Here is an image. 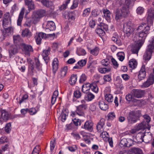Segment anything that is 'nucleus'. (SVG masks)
I'll use <instances>...</instances> for the list:
<instances>
[{"instance_id": "f257e3e1", "label": "nucleus", "mask_w": 154, "mask_h": 154, "mask_svg": "<svg viewBox=\"0 0 154 154\" xmlns=\"http://www.w3.org/2000/svg\"><path fill=\"white\" fill-rule=\"evenodd\" d=\"M137 30H141V31L138 33L139 38V41L132 47L131 49L133 54H138L139 50L143 44L146 37L149 33L150 27L145 23H142L139 26Z\"/></svg>"}, {"instance_id": "f03ea898", "label": "nucleus", "mask_w": 154, "mask_h": 154, "mask_svg": "<svg viewBox=\"0 0 154 154\" xmlns=\"http://www.w3.org/2000/svg\"><path fill=\"white\" fill-rule=\"evenodd\" d=\"M141 116V112L140 110L130 111L127 117L128 122L131 124L136 123L137 120H139Z\"/></svg>"}, {"instance_id": "7ed1b4c3", "label": "nucleus", "mask_w": 154, "mask_h": 154, "mask_svg": "<svg viewBox=\"0 0 154 154\" xmlns=\"http://www.w3.org/2000/svg\"><path fill=\"white\" fill-rule=\"evenodd\" d=\"M125 4L126 6H124L120 9H117L116 11L115 19L117 21L122 18V17H126L129 13V5Z\"/></svg>"}, {"instance_id": "20e7f679", "label": "nucleus", "mask_w": 154, "mask_h": 154, "mask_svg": "<svg viewBox=\"0 0 154 154\" xmlns=\"http://www.w3.org/2000/svg\"><path fill=\"white\" fill-rule=\"evenodd\" d=\"M10 17L9 12L6 13L4 15L3 19V26L4 29L2 31L4 37L9 36L10 34V27H7V26L8 24V20Z\"/></svg>"}, {"instance_id": "39448f33", "label": "nucleus", "mask_w": 154, "mask_h": 154, "mask_svg": "<svg viewBox=\"0 0 154 154\" xmlns=\"http://www.w3.org/2000/svg\"><path fill=\"white\" fill-rule=\"evenodd\" d=\"M47 13L46 11L44 9L38 10L33 13L32 17L33 23L35 24L38 22L41 18L46 16Z\"/></svg>"}, {"instance_id": "423d86ee", "label": "nucleus", "mask_w": 154, "mask_h": 154, "mask_svg": "<svg viewBox=\"0 0 154 154\" xmlns=\"http://www.w3.org/2000/svg\"><path fill=\"white\" fill-rule=\"evenodd\" d=\"M133 26V23L131 21H129L124 24L123 32L128 37L130 36L134 31Z\"/></svg>"}, {"instance_id": "0eeeda50", "label": "nucleus", "mask_w": 154, "mask_h": 154, "mask_svg": "<svg viewBox=\"0 0 154 154\" xmlns=\"http://www.w3.org/2000/svg\"><path fill=\"white\" fill-rule=\"evenodd\" d=\"M154 52V45L152 43L147 46L146 52L143 55V58L146 60H149L151 58L152 53Z\"/></svg>"}, {"instance_id": "6e6552de", "label": "nucleus", "mask_w": 154, "mask_h": 154, "mask_svg": "<svg viewBox=\"0 0 154 154\" xmlns=\"http://www.w3.org/2000/svg\"><path fill=\"white\" fill-rule=\"evenodd\" d=\"M154 82V75L153 74H150L146 81L143 82L141 86L143 88L149 87L152 85Z\"/></svg>"}, {"instance_id": "1a4fd4ad", "label": "nucleus", "mask_w": 154, "mask_h": 154, "mask_svg": "<svg viewBox=\"0 0 154 154\" xmlns=\"http://www.w3.org/2000/svg\"><path fill=\"white\" fill-rule=\"evenodd\" d=\"M100 134V137L103 138L104 140L108 141L110 146L112 147H113V143L112 138H110L108 133L106 131L102 132Z\"/></svg>"}, {"instance_id": "9d476101", "label": "nucleus", "mask_w": 154, "mask_h": 154, "mask_svg": "<svg viewBox=\"0 0 154 154\" xmlns=\"http://www.w3.org/2000/svg\"><path fill=\"white\" fill-rule=\"evenodd\" d=\"M146 76V66L143 65L138 75V80L140 82L144 79Z\"/></svg>"}, {"instance_id": "9b49d317", "label": "nucleus", "mask_w": 154, "mask_h": 154, "mask_svg": "<svg viewBox=\"0 0 154 154\" xmlns=\"http://www.w3.org/2000/svg\"><path fill=\"white\" fill-rule=\"evenodd\" d=\"M21 46L22 50L26 55H29L30 53L33 51V49L30 45L22 43Z\"/></svg>"}, {"instance_id": "f8f14e48", "label": "nucleus", "mask_w": 154, "mask_h": 154, "mask_svg": "<svg viewBox=\"0 0 154 154\" xmlns=\"http://www.w3.org/2000/svg\"><path fill=\"white\" fill-rule=\"evenodd\" d=\"M154 19V10L150 8L148 11L147 21L149 23L152 24Z\"/></svg>"}, {"instance_id": "ddd939ff", "label": "nucleus", "mask_w": 154, "mask_h": 154, "mask_svg": "<svg viewBox=\"0 0 154 154\" xmlns=\"http://www.w3.org/2000/svg\"><path fill=\"white\" fill-rule=\"evenodd\" d=\"M50 51L51 48H47L43 51L42 55L46 64L48 61L49 59L48 55L50 54Z\"/></svg>"}, {"instance_id": "4468645a", "label": "nucleus", "mask_w": 154, "mask_h": 154, "mask_svg": "<svg viewBox=\"0 0 154 154\" xmlns=\"http://www.w3.org/2000/svg\"><path fill=\"white\" fill-rule=\"evenodd\" d=\"M82 128L86 130L91 132L93 130V123L91 120L87 121Z\"/></svg>"}, {"instance_id": "2eb2a0df", "label": "nucleus", "mask_w": 154, "mask_h": 154, "mask_svg": "<svg viewBox=\"0 0 154 154\" xmlns=\"http://www.w3.org/2000/svg\"><path fill=\"white\" fill-rule=\"evenodd\" d=\"M9 115L8 112L5 110H2L0 118V122H6L9 119Z\"/></svg>"}, {"instance_id": "dca6fc26", "label": "nucleus", "mask_w": 154, "mask_h": 154, "mask_svg": "<svg viewBox=\"0 0 154 154\" xmlns=\"http://www.w3.org/2000/svg\"><path fill=\"white\" fill-rule=\"evenodd\" d=\"M133 95L135 97L140 98L143 97L144 94L143 90L138 89H134L132 91Z\"/></svg>"}, {"instance_id": "f3484780", "label": "nucleus", "mask_w": 154, "mask_h": 154, "mask_svg": "<svg viewBox=\"0 0 154 154\" xmlns=\"http://www.w3.org/2000/svg\"><path fill=\"white\" fill-rule=\"evenodd\" d=\"M129 141L133 142L132 140L128 139V140L125 138H124L121 140L119 145L121 147L124 146L129 147L131 146V145L129 143Z\"/></svg>"}, {"instance_id": "a211bd4d", "label": "nucleus", "mask_w": 154, "mask_h": 154, "mask_svg": "<svg viewBox=\"0 0 154 154\" xmlns=\"http://www.w3.org/2000/svg\"><path fill=\"white\" fill-rule=\"evenodd\" d=\"M105 120L104 119H100V121L98 123L97 126V129L98 132H101L103 130V127L105 124Z\"/></svg>"}, {"instance_id": "6ab92c4d", "label": "nucleus", "mask_w": 154, "mask_h": 154, "mask_svg": "<svg viewBox=\"0 0 154 154\" xmlns=\"http://www.w3.org/2000/svg\"><path fill=\"white\" fill-rule=\"evenodd\" d=\"M144 134L143 133H138L136 136L135 140L134 141L138 143H141L144 141Z\"/></svg>"}, {"instance_id": "aec40b11", "label": "nucleus", "mask_w": 154, "mask_h": 154, "mask_svg": "<svg viewBox=\"0 0 154 154\" xmlns=\"http://www.w3.org/2000/svg\"><path fill=\"white\" fill-rule=\"evenodd\" d=\"M68 68L66 66H65L62 68L61 70L60 73L58 75V77L61 79L63 78L66 75L67 71Z\"/></svg>"}, {"instance_id": "412c9836", "label": "nucleus", "mask_w": 154, "mask_h": 154, "mask_svg": "<svg viewBox=\"0 0 154 154\" xmlns=\"http://www.w3.org/2000/svg\"><path fill=\"white\" fill-rule=\"evenodd\" d=\"M24 8H23L20 11L17 20V25L18 26H21V22L23 18L25 11Z\"/></svg>"}, {"instance_id": "4be33fe9", "label": "nucleus", "mask_w": 154, "mask_h": 154, "mask_svg": "<svg viewBox=\"0 0 154 154\" xmlns=\"http://www.w3.org/2000/svg\"><path fill=\"white\" fill-rule=\"evenodd\" d=\"M52 65L53 72L55 74L58 68V61L57 58L54 59Z\"/></svg>"}, {"instance_id": "5701e85b", "label": "nucleus", "mask_w": 154, "mask_h": 154, "mask_svg": "<svg viewBox=\"0 0 154 154\" xmlns=\"http://www.w3.org/2000/svg\"><path fill=\"white\" fill-rule=\"evenodd\" d=\"M41 2L42 5L45 7L51 8L54 7L52 2L50 0H42Z\"/></svg>"}, {"instance_id": "b1692460", "label": "nucleus", "mask_w": 154, "mask_h": 154, "mask_svg": "<svg viewBox=\"0 0 154 154\" xmlns=\"http://www.w3.org/2000/svg\"><path fill=\"white\" fill-rule=\"evenodd\" d=\"M47 28L50 31H53L55 29L56 26L54 23L52 21H48L46 24Z\"/></svg>"}, {"instance_id": "393cba45", "label": "nucleus", "mask_w": 154, "mask_h": 154, "mask_svg": "<svg viewBox=\"0 0 154 154\" xmlns=\"http://www.w3.org/2000/svg\"><path fill=\"white\" fill-rule=\"evenodd\" d=\"M86 109L85 106H77L75 112L78 115L82 116L83 115L84 110Z\"/></svg>"}, {"instance_id": "a878e982", "label": "nucleus", "mask_w": 154, "mask_h": 154, "mask_svg": "<svg viewBox=\"0 0 154 154\" xmlns=\"http://www.w3.org/2000/svg\"><path fill=\"white\" fill-rule=\"evenodd\" d=\"M21 35L23 37H31L32 35V32L27 28H25L22 32Z\"/></svg>"}, {"instance_id": "bb28decb", "label": "nucleus", "mask_w": 154, "mask_h": 154, "mask_svg": "<svg viewBox=\"0 0 154 154\" xmlns=\"http://www.w3.org/2000/svg\"><path fill=\"white\" fill-rule=\"evenodd\" d=\"M77 76L76 75L72 74L69 80V84L71 85H74L77 80Z\"/></svg>"}, {"instance_id": "cd10ccee", "label": "nucleus", "mask_w": 154, "mask_h": 154, "mask_svg": "<svg viewBox=\"0 0 154 154\" xmlns=\"http://www.w3.org/2000/svg\"><path fill=\"white\" fill-rule=\"evenodd\" d=\"M152 138V134L150 133H147L145 134H144V141L145 143H149L151 140Z\"/></svg>"}, {"instance_id": "c85d7f7f", "label": "nucleus", "mask_w": 154, "mask_h": 154, "mask_svg": "<svg viewBox=\"0 0 154 154\" xmlns=\"http://www.w3.org/2000/svg\"><path fill=\"white\" fill-rule=\"evenodd\" d=\"M137 65V62L135 60L132 59L129 61V66L130 68L134 69L136 67Z\"/></svg>"}, {"instance_id": "c756f323", "label": "nucleus", "mask_w": 154, "mask_h": 154, "mask_svg": "<svg viewBox=\"0 0 154 154\" xmlns=\"http://www.w3.org/2000/svg\"><path fill=\"white\" fill-rule=\"evenodd\" d=\"M95 31L97 33L100 37L103 36L105 34V32L104 30L100 26L99 27L96 29Z\"/></svg>"}, {"instance_id": "7c9ffc66", "label": "nucleus", "mask_w": 154, "mask_h": 154, "mask_svg": "<svg viewBox=\"0 0 154 154\" xmlns=\"http://www.w3.org/2000/svg\"><path fill=\"white\" fill-rule=\"evenodd\" d=\"M34 64L36 68L38 70L42 69V64L40 63L39 59L37 58H35V59Z\"/></svg>"}, {"instance_id": "2f4dec72", "label": "nucleus", "mask_w": 154, "mask_h": 154, "mask_svg": "<svg viewBox=\"0 0 154 154\" xmlns=\"http://www.w3.org/2000/svg\"><path fill=\"white\" fill-rule=\"evenodd\" d=\"M111 70V68L109 66L107 68H100L98 69L99 72L102 74H105L110 72Z\"/></svg>"}, {"instance_id": "473e14b6", "label": "nucleus", "mask_w": 154, "mask_h": 154, "mask_svg": "<svg viewBox=\"0 0 154 154\" xmlns=\"http://www.w3.org/2000/svg\"><path fill=\"white\" fill-rule=\"evenodd\" d=\"M104 16L106 19L108 21H110V13L109 10L107 9H104L103 11Z\"/></svg>"}, {"instance_id": "72a5a7b5", "label": "nucleus", "mask_w": 154, "mask_h": 154, "mask_svg": "<svg viewBox=\"0 0 154 154\" xmlns=\"http://www.w3.org/2000/svg\"><path fill=\"white\" fill-rule=\"evenodd\" d=\"M90 50V53L94 56H97L98 54L100 49L97 47H96L93 49H89Z\"/></svg>"}, {"instance_id": "f704fd0d", "label": "nucleus", "mask_w": 154, "mask_h": 154, "mask_svg": "<svg viewBox=\"0 0 154 154\" xmlns=\"http://www.w3.org/2000/svg\"><path fill=\"white\" fill-rule=\"evenodd\" d=\"M91 85L89 83L85 85H83L82 86V91L85 93H87L88 91L90 89Z\"/></svg>"}, {"instance_id": "c9c22d12", "label": "nucleus", "mask_w": 154, "mask_h": 154, "mask_svg": "<svg viewBox=\"0 0 154 154\" xmlns=\"http://www.w3.org/2000/svg\"><path fill=\"white\" fill-rule=\"evenodd\" d=\"M70 0H65L63 2V4L59 7L60 11L65 9L67 7V5L69 3Z\"/></svg>"}, {"instance_id": "e433bc0d", "label": "nucleus", "mask_w": 154, "mask_h": 154, "mask_svg": "<svg viewBox=\"0 0 154 154\" xmlns=\"http://www.w3.org/2000/svg\"><path fill=\"white\" fill-rule=\"evenodd\" d=\"M105 99L108 103L112 102L113 100L112 96L110 94H106L105 96Z\"/></svg>"}, {"instance_id": "4c0bfd02", "label": "nucleus", "mask_w": 154, "mask_h": 154, "mask_svg": "<svg viewBox=\"0 0 154 154\" xmlns=\"http://www.w3.org/2000/svg\"><path fill=\"white\" fill-rule=\"evenodd\" d=\"M134 154H143L142 150L139 148H133L131 149Z\"/></svg>"}, {"instance_id": "58836bf2", "label": "nucleus", "mask_w": 154, "mask_h": 154, "mask_svg": "<svg viewBox=\"0 0 154 154\" xmlns=\"http://www.w3.org/2000/svg\"><path fill=\"white\" fill-rule=\"evenodd\" d=\"M90 89H91L92 91L97 93L98 91V88L97 85L94 83L90 84Z\"/></svg>"}, {"instance_id": "ea45409f", "label": "nucleus", "mask_w": 154, "mask_h": 154, "mask_svg": "<svg viewBox=\"0 0 154 154\" xmlns=\"http://www.w3.org/2000/svg\"><path fill=\"white\" fill-rule=\"evenodd\" d=\"M65 111L66 112H68V109H63V110H62V113L61 114V121L63 122H64L66 119V114L65 113Z\"/></svg>"}, {"instance_id": "a19ab883", "label": "nucleus", "mask_w": 154, "mask_h": 154, "mask_svg": "<svg viewBox=\"0 0 154 154\" xmlns=\"http://www.w3.org/2000/svg\"><path fill=\"white\" fill-rule=\"evenodd\" d=\"M38 109L37 107L35 108L32 107L30 109H28L29 112L31 115H33L35 114L38 111Z\"/></svg>"}, {"instance_id": "79ce46f5", "label": "nucleus", "mask_w": 154, "mask_h": 154, "mask_svg": "<svg viewBox=\"0 0 154 154\" xmlns=\"http://www.w3.org/2000/svg\"><path fill=\"white\" fill-rule=\"evenodd\" d=\"M35 41L37 45H40L41 43L42 38L39 36V34L36 33V35L35 37Z\"/></svg>"}, {"instance_id": "37998d69", "label": "nucleus", "mask_w": 154, "mask_h": 154, "mask_svg": "<svg viewBox=\"0 0 154 154\" xmlns=\"http://www.w3.org/2000/svg\"><path fill=\"white\" fill-rule=\"evenodd\" d=\"M91 8H87L85 9L83 11L82 15L83 17H87L89 16L90 13Z\"/></svg>"}, {"instance_id": "c03bdc74", "label": "nucleus", "mask_w": 154, "mask_h": 154, "mask_svg": "<svg viewBox=\"0 0 154 154\" xmlns=\"http://www.w3.org/2000/svg\"><path fill=\"white\" fill-rule=\"evenodd\" d=\"M34 63H32V62H29L28 66L29 71L33 73L34 70Z\"/></svg>"}, {"instance_id": "a18cd8bd", "label": "nucleus", "mask_w": 154, "mask_h": 154, "mask_svg": "<svg viewBox=\"0 0 154 154\" xmlns=\"http://www.w3.org/2000/svg\"><path fill=\"white\" fill-rule=\"evenodd\" d=\"M101 63L103 66H109L110 61L108 59H106L102 60L101 61Z\"/></svg>"}, {"instance_id": "49530a36", "label": "nucleus", "mask_w": 154, "mask_h": 154, "mask_svg": "<svg viewBox=\"0 0 154 154\" xmlns=\"http://www.w3.org/2000/svg\"><path fill=\"white\" fill-rule=\"evenodd\" d=\"M40 150V148L39 146L38 145H37L34 148L32 152V154H38Z\"/></svg>"}, {"instance_id": "de8ad7c7", "label": "nucleus", "mask_w": 154, "mask_h": 154, "mask_svg": "<svg viewBox=\"0 0 154 154\" xmlns=\"http://www.w3.org/2000/svg\"><path fill=\"white\" fill-rule=\"evenodd\" d=\"M26 5L28 6V8L29 10H33L35 8V5L34 2H32V1L30 2V3L26 4Z\"/></svg>"}, {"instance_id": "09e8293b", "label": "nucleus", "mask_w": 154, "mask_h": 154, "mask_svg": "<svg viewBox=\"0 0 154 154\" xmlns=\"http://www.w3.org/2000/svg\"><path fill=\"white\" fill-rule=\"evenodd\" d=\"M79 0H74L73 4L70 7V9H74L78 6Z\"/></svg>"}, {"instance_id": "8fccbe9b", "label": "nucleus", "mask_w": 154, "mask_h": 154, "mask_svg": "<svg viewBox=\"0 0 154 154\" xmlns=\"http://www.w3.org/2000/svg\"><path fill=\"white\" fill-rule=\"evenodd\" d=\"M108 119L110 120H112L116 117L115 113L113 112L109 113L107 115Z\"/></svg>"}, {"instance_id": "3c124183", "label": "nucleus", "mask_w": 154, "mask_h": 154, "mask_svg": "<svg viewBox=\"0 0 154 154\" xmlns=\"http://www.w3.org/2000/svg\"><path fill=\"white\" fill-rule=\"evenodd\" d=\"M87 79V76L84 74H82L80 77L79 82L81 83H83L85 82Z\"/></svg>"}, {"instance_id": "603ef678", "label": "nucleus", "mask_w": 154, "mask_h": 154, "mask_svg": "<svg viewBox=\"0 0 154 154\" xmlns=\"http://www.w3.org/2000/svg\"><path fill=\"white\" fill-rule=\"evenodd\" d=\"M56 145L55 140H51L50 142V149L51 151L54 149Z\"/></svg>"}, {"instance_id": "864d4df0", "label": "nucleus", "mask_w": 154, "mask_h": 154, "mask_svg": "<svg viewBox=\"0 0 154 154\" xmlns=\"http://www.w3.org/2000/svg\"><path fill=\"white\" fill-rule=\"evenodd\" d=\"M103 79L106 82H109L112 80L111 75H106L103 76Z\"/></svg>"}, {"instance_id": "5fc2aeb1", "label": "nucleus", "mask_w": 154, "mask_h": 154, "mask_svg": "<svg viewBox=\"0 0 154 154\" xmlns=\"http://www.w3.org/2000/svg\"><path fill=\"white\" fill-rule=\"evenodd\" d=\"M13 38L14 43H17L18 42L20 41L21 40L20 36L19 35L14 36Z\"/></svg>"}, {"instance_id": "6e6d98bb", "label": "nucleus", "mask_w": 154, "mask_h": 154, "mask_svg": "<svg viewBox=\"0 0 154 154\" xmlns=\"http://www.w3.org/2000/svg\"><path fill=\"white\" fill-rule=\"evenodd\" d=\"M136 12L137 14L141 15L144 12V8L141 7H138L136 10Z\"/></svg>"}, {"instance_id": "4d7b16f0", "label": "nucleus", "mask_w": 154, "mask_h": 154, "mask_svg": "<svg viewBox=\"0 0 154 154\" xmlns=\"http://www.w3.org/2000/svg\"><path fill=\"white\" fill-rule=\"evenodd\" d=\"M94 95L91 93H89L86 96V98L89 101L91 100L94 98Z\"/></svg>"}, {"instance_id": "13d9d810", "label": "nucleus", "mask_w": 154, "mask_h": 154, "mask_svg": "<svg viewBox=\"0 0 154 154\" xmlns=\"http://www.w3.org/2000/svg\"><path fill=\"white\" fill-rule=\"evenodd\" d=\"M40 37L42 38V39H45L49 35H51V34H45L43 32H40L38 33Z\"/></svg>"}, {"instance_id": "bf43d9fd", "label": "nucleus", "mask_w": 154, "mask_h": 154, "mask_svg": "<svg viewBox=\"0 0 154 154\" xmlns=\"http://www.w3.org/2000/svg\"><path fill=\"white\" fill-rule=\"evenodd\" d=\"M28 95L26 94H25L23 95L22 97V98L19 101V103L20 104L24 102L28 98Z\"/></svg>"}, {"instance_id": "052dcab7", "label": "nucleus", "mask_w": 154, "mask_h": 154, "mask_svg": "<svg viewBox=\"0 0 154 154\" xmlns=\"http://www.w3.org/2000/svg\"><path fill=\"white\" fill-rule=\"evenodd\" d=\"M11 53L13 54H14L17 52V49L15 46H11L10 48Z\"/></svg>"}, {"instance_id": "680f3d73", "label": "nucleus", "mask_w": 154, "mask_h": 154, "mask_svg": "<svg viewBox=\"0 0 154 154\" xmlns=\"http://www.w3.org/2000/svg\"><path fill=\"white\" fill-rule=\"evenodd\" d=\"M86 63V61L85 60H82L78 62V64L80 66L82 67L85 65Z\"/></svg>"}, {"instance_id": "e2e57ef3", "label": "nucleus", "mask_w": 154, "mask_h": 154, "mask_svg": "<svg viewBox=\"0 0 154 154\" xmlns=\"http://www.w3.org/2000/svg\"><path fill=\"white\" fill-rule=\"evenodd\" d=\"M73 123L76 126H78L79 125H80V120L78 119H77L76 118H74L72 119Z\"/></svg>"}, {"instance_id": "0e129e2a", "label": "nucleus", "mask_w": 154, "mask_h": 154, "mask_svg": "<svg viewBox=\"0 0 154 154\" xmlns=\"http://www.w3.org/2000/svg\"><path fill=\"white\" fill-rule=\"evenodd\" d=\"M143 117L144 118V121H146L147 124L149 123L151 120V118L148 115H146L143 116Z\"/></svg>"}, {"instance_id": "69168bd1", "label": "nucleus", "mask_w": 154, "mask_h": 154, "mask_svg": "<svg viewBox=\"0 0 154 154\" xmlns=\"http://www.w3.org/2000/svg\"><path fill=\"white\" fill-rule=\"evenodd\" d=\"M81 93L79 91H76L74 93V96L77 98H79L81 96Z\"/></svg>"}, {"instance_id": "338daca9", "label": "nucleus", "mask_w": 154, "mask_h": 154, "mask_svg": "<svg viewBox=\"0 0 154 154\" xmlns=\"http://www.w3.org/2000/svg\"><path fill=\"white\" fill-rule=\"evenodd\" d=\"M99 26L101 27V28L103 30H105L106 31H107L108 29V27L107 25L104 24V23H101L100 25Z\"/></svg>"}, {"instance_id": "774afa93", "label": "nucleus", "mask_w": 154, "mask_h": 154, "mask_svg": "<svg viewBox=\"0 0 154 154\" xmlns=\"http://www.w3.org/2000/svg\"><path fill=\"white\" fill-rule=\"evenodd\" d=\"M146 124L144 122H142L139 124L138 125V129H143L145 128Z\"/></svg>"}]
</instances>
